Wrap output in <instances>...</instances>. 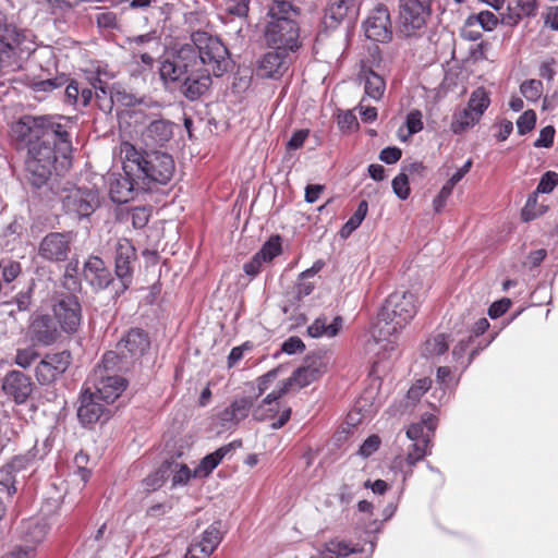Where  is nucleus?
Returning a JSON list of instances; mask_svg holds the SVG:
<instances>
[{
    "label": "nucleus",
    "mask_w": 558,
    "mask_h": 558,
    "mask_svg": "<svg viewBox=\"0 0 558 558\" xmlns=\"http://www.w3.org/2000/svg\"><path fill=\"white\" fill-rule=\"evenodd\" d=\"M70 129V119L64 120L56 136H51L49 140L43 137L28 147L25 163L28 180L34 186H43L53 170L61 174L69 169L72 153Z\"/></svg>",
    "instance_id": "nucleus-1"
},
{
    "label": "nucleus",
    "mask_w": 558,
    "mask_h": 558,
    "mask_svg": "<svg viewBox=\"0 0 558 558\" xmlns=\"http://www.w3.org/2000/svg\"><path fill=\"white\" fill-rule=\"evenodd\" d=\"M120 153L123 171L141 184L143 191L168 184L174 174L173 158L167 153L138 149L128 142L122 143Z\"/></svg>",
    "instance_id": "nucleus-2"
},
{
    "label": "nucleus",
    "mask_w": 558,
    "mask_h": 558,
    "mask_svg": "<svg viewBox=\"0 0 558 558\" xmlns=\"http://www.w3.org/2000/svg\"><path fill=\"white\" fill-rule=\"evenodd\" d=\"M416 312V298L411 292L395 291L387 298L372 330L374 341L384 353H388L387 356L396 351L399 332L413 319Z\"/></svg>",
    "instance_id": "nucleus-3"
},
{
    "label": "nucleus",
    "mask_w": 558,
    "mask_h": 558,
    "mask_svg": "<svg viewBox=\"0 0 558 558\" xmlns=\"http://www.w3.org/2000/svg\"><path fill=\"white\" fill-rule=\"evenodd\" d=\"M437 427V420L433 415L423 417L421 422L411 424L407 429V437L411 441L405 457L398 456L393 459L391 469L402 474L407 481L413 473L416 463L430 452V442Z\"/></svg>",
    "instance_id": "nucleus-4"
},
{
    "label": "nucleus",
    "mask_w": 558,
    "mask_h": 558,
    "mask_svg": "<svg viewBox=\"0 0 558 558\" xmlns=\"http://www.w3.org/2000/svg\"><path fill=\"white\" fill-rule=\"evenodd\" d=\"M191 40L190 45L195 48L196 66L217 77L229 70L231 64L229 50L218 37L206 32H196Z\"/></svg>",
    "instance_id": "nucleus-5"
},
{
    "label": "nucleus",
    "mask_w": 558,
    "mask_h": 558,
    "mask_svg": "<svg viewBox=\"0 0 558 558\" xmlns=\"http://www.w3.org/2000/svg\"><path fill=\"white\" fill-rule=\"evenodd\" d=\"M148 335L140 328L129 330L116 344L114 350L106 352L102 356L107 368L128 369L135 364L149 349Z\"/></svg>",
    "instance_id": "nucleus-6"
},
{
    "label": "nucleus",
    "mask_w": 558,
    "mask_h": 558,
    "mask_svg": "<svg viewBox=\"0 0 558 558\" xmlns=\"http://www.w3.org/2000/svg\"><path fill=\"white\" fill-rule=\"evenodd\" d=\"M69 120L64 117H32L24 116L12 124L11 134L20 146L27 148L43 137L49 140L60 132V125Z\"/></svg>",
    "instance_id": "nucleus-7"
},
{
    "label": "nucleus",
    "mask_w": 558,
    "mask_h": 558,
    "mask_svg": "<svg viewBox=\"0 0 558 558\" xmlns=\"http://www.w3.org/2000/svg\"><path fill=\"white\" fill-rule=\"evenodd\" d=\"M433 0H401L399 10L400 32L415 36L426 26Z\"/></svg>",
    "instance_id": "nucleus-8"
},
{
    "label": "nucleus",
    "mask_w": 558,
    "mask_h": 558,
    "mask_svg": "<svg viewBox=\"0 0 558 558\" xmlns=\"http://www.w3.org/2000/svg\"><path fill=\"white\" fill-rule=\"evenodd\" d=\"M324 367L322 359H306L304 365L295 369L289 379L266 396V402L274 405L276 400L284 396L292 385H296L299 388L308 386L323 375Z\"/></svg>",
    "instance_id": "nucleus-9"
},
{
    "label": "nucleus",
    "mask_w": 558,
    "mask_h": 558,
    "mask_svg": "<svg viewBox=\"0 0 558 558\" xmlns=\"http://www.w3.org/2000/svg\"><path fill=\"white\" fill-rule=\"evenodd\" d=\"M195 66V48L184 45L171 59L161 62L159 73L163 81L177 83L180 86Z\"/></svg>",
    "instance_id": "nucleus-10"
},
{
    "label": "nucleus",
    "mask_w": 558,
    "mask_h": 558,
    "mask_svg": "<svg viewBox=\"0 0 558 558\" xmlns=\"http://www.w3.org/2000/svg\"><path fill=\"white\" fill-rule=\"evenodd\" d=\"M119 371L118 368H107L104 366V362L95 369L93 375V383L95 391H93L97 398H100L106 404L114 402L116 399L124 391L126 387V380L114 374L113 372Z\"/></svg>",
    "instance_id": "nucleus-11"
},
{
    "label": "nucleus",
    "mask_w": 558,
    "mask_h": 558,
    "mask_svg": "<svg viewBox=\"0 0 558 558\" xmlns=\"http://www.w3.org/2000/svg\"><path fill=\"white\" fill-rule=\"evenodd\" d=\"M299 28L293 19L271 20L265 32L268 46L275 49L291 50L298 48Z\"/></svg>",
    "instance_id": "nucleus-12"
},
{
    "label": "nucleus",
    "mask_w": 558,
    "mask_h": 558,
    "mask_svg": "<svg viewBox=\"0 0 558 558\" xmlns=\"http://www.w3.org/2000/svg\"><path fill=\"white\" fill-rule=\"evenodd\" d=\"M114 272L120 280L122 289L126 290L132 283L133 264L136 260V250L132 242L126 238H117L112 240Z\"/></svg>",
    "instance_id": "nucleus-13"
},
{
    "label": "nucleus",
    "mask_w": 558,
    "mask_h": 558,
    "mask_svg": "<svg viewBox=\"0 0 558 558\" xmlns=\"http://www.w3.org/2000/svg\"><path fill=\"white\" fill-rule=\"evenodd\" d=\"M63 209L74 217L90 216L99 206L98 193L94 190L75 187L62 197Z\"/></svg>",
    "instance_id": "nucleus-14"
},
{
    "label": "nucleus",
    "mask_w": 558,
    "mask_h": 558,
    "mask_svg": "<svg viewBox=\"0 0 558 558\" xmlns=\"http://www.w3.org/2000/svg\"><path fill=\"white\" fill-rule=\"evenodd\" d=\"M70 364L71 353L69 351L46 354L35 368L36 379L40 385H49L56 381Z\"/></svg>",
    "instance_id": "nucleus-15"
},
{
    "label": "nucleus",
    "mask_w": 558,
    "mask_h": 558,
    "mask_svg": "<svg viewBox=\"0 0 558 558\" xmlns=\"http://www.w3.org/2000/svg\"><path fill=\"white\" fill-rule=\"evenodd\" d=\"M53 315L64 332H75L82 320V308L76 296H60L53 304Z\"/></svg>",
    "instance_id": "nucleus-16"
},
{
    "label": "nucleus",
    "mask_w": 558,
    "mask_h": 558,
    "mask_svg": "<svg viewBox=\"0 0 558 558\" xmlns=\"http://www.w3.org/2000/svg\"><path fill=\"white\" fill-rule=\"evenodd\" d=\"M365 36L374 41L387 43L392 37L389 10L384 4H377L363 24Z\"/></svg>",
    "instance_id": "nucleus-17"
},
{
    "label": "nucleus",
    "mask_w": 558,
    "mask_h": 558,
    "mask_svg": "<svg viewBox=\"0 0 558 558\" xmlns=\"http://www.w3.org/2000/svg\"><path fill=\"white\" fill-rule=\"evenodd\" d=\"M72 242L71 232H51L41 240L38 254L49 262H64L71 252Z\"/></svg>",
    "instance_id": "nucleus-18"
},
{
    "label": "nucleus",
    "mask_w": 558,
    "mask_h": 558,
    "mask_svg": "<svg viewBox=\"0 0 558 558\" xmlns=\"http://www.w3.org/2000/svg\"><path fill=\"white\" fill-rule=\"evenodd\" d=\"M102 401L89 389H86L81 397V405L77 410V417L84 425H93L98 422H106L111 415L108 404L100 403Z\"/></svg>",
    "instance_id": "nucleus-19"
},
{
    "label": "nucleus",
    "mask_w": 558,
    "mask_h": 558,
    "mask_svg": "<svg viewBox=\"0 0 558 558\" xmlns=\"http://www.w3.org/2000/svg\"><path fill=\"white\" fill-rule=\"evenodd\" d=\"M256 396H243L235 398L232 403L217 414V423L225 430H229L238 426V424L246 418L253 410Z\"/></svg>",
    "instance_id": "nucleus-20"
},
{
    "label": "nucleus",
    "mask_w": 558,
    "mask_h": 558,
    "mask_svg": "<svg viewBox=\"0 0 558 558\" xmlns=\"http://www.w3.org/2000/svg\"><path fill=\"white\" fill-rule=\"evenodd\" d=\"M2 390L7 396L21 404L24 403L33 391L31 378L20 371L9 372L2 380Z\"/></svg>",
    "instance_id": "nucleus-21"
},
{
    "label": "nucleus",
    "mask_w": 558,
    "mask_h": 558,
    "mask_svg": "<svg viewBox=\"0 0 558 558\" xmlns=\"http://www.w3.org/2000/svg\"><path fill=\"white\" fill-rule=\"evenodd\" d=\"M29 336L36 343L51 345L58 341L61 333L53 318L49 315H39L29 325Z\"/></svg>",
    "instance_id": "nucleus-22"
},
{
    "label": "nucleus",
    "mask_w": 558,
    "mask_h": 558,
    "mask_svg": "<svg viewBox=\"0 0 558 558\" xmlns=\"http://www.w3.org/2000/svg\"><path fill=\"white\" fill-rule=\"evenodd\" d=\"M83 275L88 284L95 290H104L113 281L110 269L98 256H90L84 263Z\"/></svg>",
    "instance_id": "nucleus-23"
},
{
    "label": "nucleus",
    "mask_w": 558,
    "mask_h": 558,
    "mask_svg": "<svg viewBox=\"0 0 558 558\" xmlns=\"http://www.w3.org/2000/svg\"><path fill=\"white\" fill-rule=\"evenodd\" d=\"M210 85L211 74L203 71L199 66H195L182 81L179 88L187 99L196 100L209 89Z\"/></svg>",
    "instance_id": "nucleus-24"
},
{
    "label": "nucleus",
    "mask_w": 558,
    "mask_h": 558,
    "mask_svg": "<svg viewBox=\"0 0 558 558\" xmlns=\"http://www.w3.org/2000/svg\"><path fill=\"white\" fill-rule=\"evenodd\" d=\"M138 190H141V184L125 172L124 175L119 174L110 180L109 195L113 203L124 204L132 201Z\"/></svg>",
    "instance_id": "nucleus-25"
},
{
    "label": "nucleus",
    "mask_w": 558,
    "mask_h": 558,
    "mask_svg": "<svg viewBox=\"0 0 558 558\" xmlns=\"http://www.w3.org/2000/svg\"><path fill=\"white\" fill-rule=\"evenodd\" d=\"M472 342V336H468L466 338H462L452 349V362L454 371H459L462 374L472 363L474 357L480 353V351L484 350L489 343L490 340L482 344L481 342L476 348L470 351L469 356L465 357V353Z\"/></svg>",
    "instance_id": "nucleus-26"
},
{
    "label": "nucleus",
    "mask_w": 558,
    "mask_h": 558,
    "mask_svg": "<svg viewBox=\"0 0 558 558\" xmlns=\"http://www.w3.org/2000/svg\"><path fill=\"white\" fill-rule=\"evenodd\" d=\"M173 135V124L165 119L151 121L142 133L143 142L148 145L167 143Z\"/></svg>",
    "instance_id": "nucleus-27"
},
{
    "label": "nucleus",
    "mask_w": 558,
    "mask_h": 558,
    "mask_svg": "<svg viewBox=\"0 0 558 558\" xmlns=\"http://www.w3.org/2000/svg\"><path fill=\"white\" fill-rule=\"evenodd\" d=\"M287 51L283 49H275L264 54L259 61L258 71L264 77H277L282 75L287 69Z\"/></svg>",
    "instance_id": "nucleus-28"
},
{
    "label": "nucleus",
    "mask_w": 558,
    "mask_h": 558,
    "mask_svg": "<svg viewBox=\"0 0 558 558\" xmlns=\"http://www.w3.org/2000/svg\"><path fill=\"white\" fill-rule=\"evenodd\" d=\"M240 442L233 441L218 448L216 451L204 457L199 464L193 472L194 477H206L208 476L222 461V459L230 453Z\"/></svg>",
    "instance_id": "nucleus-29"
},
{
    "label": "nucleus",
    "mask_w": 558,
    "mask_h": 558,
    "mask_svg": "<svg viewBox=\"0 0 558 558\" xmlns=\"http://www.w3.org/2000/svg\"><path fill=\"white\" fill-rule=\"evenodd\" d=\"M343 319L340 316H336L331 323H329L326 315L318 316L308 327L307 335L312 338H332L338 335L342 328Z\"/></svg>",
    "instance_id": "nucleus-30"
},
{
    "label": "nucleus",
    "mask_w": 558,
    "mask_h": 558,
    "mask_svg": "<svg viewBox=\"0 0 558 558\" xmlns=\"http://www.w3.org/2000/svg\"><path fill=\"white\" fill-rule=\"evenodd\" d=\"M361 78L364 81L365 97L379 101L386 90V82L383 76L371 69L363 68Z\"/></svg>",
    "instance_id": "nucleus-31"
},
{
    "label": "nucleus",
    "mask_w": 558,
    "mask_h": 558,
    "mask_svg": "<svg viewBox=\"0 0 558 558\" xmlns=\"http://www.w3.org/2000/svg\"><path fill=\"white\" fill-rule=\"evenodd\" d=\"M48 450L46 446L38 448L37 444L26 453L15 456L8 464L11 466L13 472L20 474L28 469L33 468L38 460H41Z\"/></svg>",
    "instance_id": "nucleus-32"
},
{
    "label": "nucleus",
    "mask_w": 558,
    "mask_h": 558,
    "mask_svg": "<svg viewBox=\"0 0 558 558\" xmlns=\"http://www.w3.org/2000/svg\"><path fill=\"white\" fill-rule=\"evenodd\" d=\"M49 531L48 523L43 519H29L21 525V533L27 544L41 543Z\"/></svg>",
    "instance_id": "nucleus-33"
},
{
    "label": "nucleus",
    "mask_w": 558,
    "mask_h": 558,
    "mask_svg": "<svg viewBox=\"0 0 558 558\" xmlns=\"http://www.w3.org/2000/svg\"><path fill=\"white\" fill-rule=\"evenodd\" d=\"M64 98L66 104L84 108L90 104L93 90L76 81H71L65 87Z\"/></svg>",
    "instance_id": "nucleus-34"
},
{
    "label": "nucleus",
    "mask_w": 558,
    "mask_h": 558,
    "mask_svg": "<svg viewBox=\"0 0 558 558\" xmlns=\"http://www.w3.org/2000/svg\"><path fill=\"white\" fill-rule=\"evenodd\" d=\"M219 529L211 524L202 534V539L191 546H198L204 558H208L221 542Z\"/></svg>",
    "instance_id": "nucleus-35"
},
{
    "label": "nucleus",
    "mask_w": 558,
    "mask_h": 558,
    "mask_svg": "<svg viewBox=\"0 0 558 558\" xmlns=\"http://www.w3.org/2000/svg\"><path fill=\"white\" fill-rule=\"evenodd\" d=\"M449 349V342L445 333L430 336L422 347V355L427 359H435L446 353Z\"/></svg>",
    "instance_id": "nucleus-36"
},
{
    "label": "nucleus",
    "mask_w": 558,
    "mask_h": 558,
    "mask_svg": "<svg viewBox=\"0 0 558 558\" xmlns=\"http://www.w3.org/2000/svg\"><path fill=\"white\" fill-rule=\"evenodd\" d=\"M480 120L481 118L474 116L473 112L468 107H465L462 110L454 112L450 124V130L454 134H462L477 124Z\"/></svg>",
    "instance_id": "nucleus-37"
},
{
    "label": "nucleus",
    "mask_w": 558,
    "mask_h": 558,
    "mask_svg": "<svg viewBox=\"0 0 558 558\" xmlns=\"http://www.w3.org/2000/svg\"><path fill=\"white\" fill-rule=\"evenodd\" d=\"M354 0H332L325 11V19L332 23H340L353 7Z\"/></svg>",
    "instance_id": "nucleus-38"
},
{
    "label": "nucleus",
    "mask_w": 558,
    "mask_h": 558,
    "mask_svg": "<svg viewBox=\"0 0 558 558\" xmlns=\"http://www.w3.org/2000/svg\"><path fill=\"white\" fill-rule=\"evenodd\" d=\"M490 99L488 93L483 88H476L468 101V108L473 112L474 116L482 118L484 112L489 107Z\"/></svg>",
    "instance_id": "nucleus-39"
},
{
    "label": "nucleus",
    "mask_w": 558,
    "mask_h": 558,
    "mask_svg": "<svg viewBox=\"0 0 558 558\" xmlns=\"http://www.w3.org/2000/svg\"><path fill=\"white\" fill-rule=\"evenodd\" d=\"M368 210V204L366 201H361L357 205L354 214L349 218V220L343 225L340 230V235L342 238H348L354 230H356L362 221L364 220Z\"/></svg>",
    "instance_id": "nucleus-40"
},
{
    "label": "nucleus",
    "mask_w": 558,
    "mask_h": 558,
    "mask_svg": "<svg viewBox=\"0 0 558 558\" xmlns=\"http://www.w3.org/2000/svg\"><path fill=\"white\" fill-rule=\"evenodd\" d=\"M94 95H95L98 108L101 111H104L105 113H110L116 100H121L120 90L114 92L113 88H111V87H108L106 89L98 90V92H93V96Z\"/></svg>",
    "instance_id": "nucleus-41"
},
{
    "label": "nucleus",
    "mask_w": 558,
    "mask_h": 558,
    "mask_svg": "<svg viewBox=\"0 0 558 558\" xmlns=\"http://www.w3.org/2000/svg\"><path fill=\"white\" fill-rule=\"evenodd\" d=\"M298 14L296 8L287 0H274L272 5L269 9V15L271 20L277 19H293Z\"/></svg>",
    "instance_id": "nucleus-42"
},
{
    "label": "nucleus",
    "mask_w": 558,
    "mask_h": 558,
    "mask_svg": "<svg viewBox=\"0 0 558 558\" xmlns=\"http://www.w3.org/2000/svg\"><path fill=\"white\" fill-rule=\"evenodd\" d=\"M508 9L517 19L531 16L536 10V0H508Z\"/></svg>",
    "instance_id": "nucleus-43"
},
{
    "label": "nucleus",
    "mask_w": 558,
    "mask_h": 558,
    "mask_svg": "<svg viewBox=\"0 0 558 558\" xmlns=\"http://www.w3.org/2000/svg\"><path fill=\"white\" fill-rule=\"evenodd\" d=\"M498 23L497 16L490 11H482L466 19L468 26L480 24L484 31H493Z\"/></svg>",
    "instance_id": "nucleus-44"
},
{
    "label": "nucleus",
    "mask_w": 558,
    "mask_h": 558,
    "mask_svg": "<svg viewBox=\"0 0 558 558\" xmlns=\"http://www.w3.org/2000/svg\"><path fill=\"white\" fill-rule=\"evenodd\" d=\"M16 476L17 474L13 472L8 463L0 468V490L7 492L10 496L15 494L17 490L15 486Z\"/></svg>",
    "instance_id": "nucleus-45"
},
{
    "label": "nucleus",
    "mask_w": 558,
    "mask_h": 558,
    "mask_svg": "<svg viewBox=\"0 0 558 558\" xmlns=\"http://www.w3.org/2000/svg\"><path fill=\"white\" fill-rule=\"evenodd\" d=\"M543 83L539 80H526L520 85V92L529 101H537L543 94Z\"/></svg>",
    "instance_id": "nucleus-46"
},
{
    "label": "nucleus",
    "mask_w": 558,
    "mask_h": 558,
    "mask_svg": "<svg viewBox=\"0 0 558 558\" xmlns=\"http://www.w3.org/2000/svg\"><path fill=\"white\" fill-rule=\"evenodd\" d=\"M279 399L276 400V403L272 405L266 402V398L262 401L257 407H253L252 415L256 421H265L268 418H274L279 410Z\"/></svg>",
    "instance_id": "nucleus-47"
},
{
    "label": "nucleus",
    "mask_w": 558,
    "mask_h": 558,
    "mask_svg": "<svg viewBox=\"0 0 558 558\" xmlns=\"http://www.w3.org/2000/svg\"><path fill=\"white\" fill-rule=\"evenodd\" d=\"M262 257H265L267 263H270L275 257L281 253V239L279 235L269 238L262 248L257 252Z\"/></svg>",
    "instance_id": "nucleus-48"
},
{
    "label": "nucleus",
    "mask_w": 558,
    "mask_h": 558,
    "mask_svg": "<svg viewBox=\"0 0 558 558\" xmlns=\"http://www.w3.org/2000/svg\"><path fill=\"white\" fill-rule=\"evenodd\" d=\"M405 126L409 136L416 134L423 130V114L418 109H413L408 112L405 117Z\"/></svg>",
    "instance_id": "nucleus-49"
},
{
    "label": "nucleus",
    "mask_w": 558,
    "mask_h": 558,
    "mask_svg": "<svg viewBox=\"0 0 558 558\" xmlns=\"http://www.w3.org/2000/svg\"><path fill=\"white\" fill-rule=\"evenodd\" d=\"M558 185V173L555 171H546L539 179L536 193L548 194Z\"/></svg>",
    "instance_id": "nucleus-50"
},
{
    "label": "nucleus",
    "mask_w": 558,
    "mask_h": 558,
    "mask_svg": "<svg viewBox=\"0 0 558 558\" xmlns=\"http://www.w3.org/2000/svg\"><path fill=\"white\" fill-rule=\"evenodd\" d=\"M536 123V113L534 110L524 111L517 120V129L520 135L531 132Z\"/></svg>",
    "instance_id": "nucleus-51"
},
{
    "label": "nucleus",
    "mask_w": 558,
    "mask_h": 558,
    "mask_svg": "<svg viewBox=\"0 0 558 558\" xmlns=\"http://www.w3.org/2000/svg\"><path fill=\"white\" fill-rule=\"evenodd\" d=\"M168 466H161L158 470L150 473L145 480L143 484L147 490H156L161 487L167 476Z\"/></svg>",
    "instance_id": "nucleus-52"
},
{
    "label": "nucleus",
    "mask_w": 558,
    "mask_h": 558,
    "mask_svg": "<svg viewBox=\"0 0 558 558\" xmlns=\"http://www.w3.org/2000/svg\"><path fill=\"white\" fill-rule=\"evenodd\" d=\"M392 190L400 199H407L410 195L409 179L405 172L399 173L392 180Z\"/></svg>",
    "instance_id": "nucleus-53"
},
{
    "label": "nucleus",
    "mask_w": 558,
    "mask_h": 558,
    "mask_svg": "<svg viewBox=\"0 0 558 558\" xmlns=\"http://www.w3.org/2000/svg\"><path fill=\"white\" fill-rule=\"evenodd\" d=\"M250 0H226L225 11L231 15L243 17L248 12Z\"/></svg>",
    "instance_id": "nucleus-54"
},
{
    "label": "nucleus",
    "mask_w": 558,
    "mask_h": 558,
    "mask_svg": "<svg viewBox=\"0 0 558 558\" xmlns=\"http://www.w3.org/2000/svg\"><path fill=\"white\" fill-rule=\"evenodd\" d=\"M38 359V353L33 348L17 350L15 364L22 368L29 367Z\"/></svg>",
    "instance_id": "nucleus-55"
},
{
    "label": "nucleus",
    "mask_w": 558,
    "mask_h": 558,
    "mask_svg": "<svg viewBox=\"0 0 558 558\" xmlns=\"http://www.w3.org/2000/svg\"><path fill=\"white\" fill-rule=\"evenodd\" d=\"M432 387V379L421 378L418 379L408 391V399L413 402L420 400V398Z\"/></svg>",
    "instance_id": "nucleus-56"
},
{
    "label": "nucleus",
    "mask_w": 558,
    "mask_h": 558,
    "mask_svg": "<svg viewBox=\"0 0 558 558\" xmlns=\"http://www.w3.org/2000/svg\"><path fill=\"white\" fill-rule=\"evenodd\" d=\"M0 272L2 275L4 283L9 284L21 275L22 267L19 262L11 260L8 264H5L4 266L1 265Z\"/></svg>",
    "instance_id": "nucleus-57"
},
{
    "label": "nucleus",
    "mask_w": 558,
    "mask_h": 558,
    "mask_svg": "<svg viewBox=\"0 0 558 558\" xmlns=\"http://www.w3.org/2000/svg\"><path fill=\"white\" fill-rule=\"evenodd\" d=\"M555 128L553 125H547L543 128L539 132L538 138L534 142V147L536 148H549L553 146L554 137H555Z\"/></svg>",
    "instance_id": "nucleus-58"
},
{
    "label": "nucleus",
    "mask_w": 558,
    "mask_h": 558,
    "mask_svg": "<svg viewBox=\"0 0 558 558\" xmlns=\"http://www.w3.org/2000/svg\"><path fill=\"white\" fill-rule=\"evenodd\" d=\"M266 263L265 257L255 253L251 260L243 265V270L247 276L255 277L260 272L263 265Z\"/></svg>",
    "instance_id": "nucleus-59"
},
{
    "label": "nucleus",
    "mask_w": 558,
    "mask_h": 558,
    "mask_svg": "<svg viewBox=\"0 0 558 558\" xmlns=\"http://www.w3.org/2000/svg\"><path fill=\"white\" fill-rule=\"evenodd\" d=\"M150 217V213L146 207H136L131 213L132 225L135 229L144 228Z\"/></svg>",
    "instance_id": "nucleus-60"
},
{
    "label": "nucleus",
    "mask_w": 558,
    "mask_h": 558,
    "mask_svg": "<svg viewBox=\"0 0 558 558\" xmlns=\"http://www.w3.org/2000/svg\"><path fill=\"white\" fill-rule=\"evenodd\" d=\"M379 446H380V438L377 435H372L368 438H366L364 440V442L361 445V447L359 449V453L363 458H368L375 451L378 450Z\"/></svg>",
    "instance_id": "nucleus-61"
},
{
    "label": "nucleus",
    "mask_w": 558,
    "mask_h": 558,
    "mask_svg": "<svg viewBox=\"0 0 558 558\" xmlns=\"http://www.w3.org/2000/svg\"><path fill=\"white\" fill-rule=\"evenodd\" d=\"M453 187L445 183L438 195L433 201V207L436 213H440L446 206L447 199L452 194Z\"/></svg>",
    "instance_id": "nucleus-62"
},
{
    "label": "nucleus",
    "mask_w": 558,
    "mask_h": 558,
    "mask_svg": "<svg viewBox=\"0 0 558 558\" xmlns=\"http://www.w3.org/2000/svg\"><path fill=\"white\" fill-rule=\"evenodd\" d=\"M305 350L304 342L296 336L288 338L282 343V351L287 354L301 353Z\"/></svg>",
    "instance_id": "nucleus-63"
},
{
    "label": "nucleus",
    "mask_w": 558,
    "mask_h": 558,
    "mask_svg": "<svg viewBox=\"0 0 558 558\" xmlns=\"http://www.w3.org/2000/svg\"><path fill=\"white\" fill-rule=\"evenodd\" d=\"M401 156V149L396 146H392L384 148L379 154V159L387 165H392L398 162Z\"/></svg>",
    "instance_id": "nucleus-64"
}]
</instances>
